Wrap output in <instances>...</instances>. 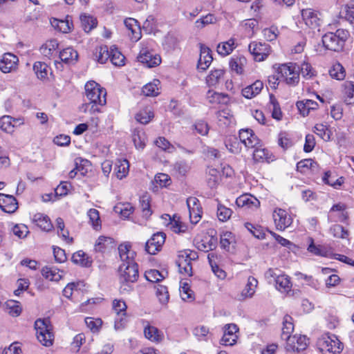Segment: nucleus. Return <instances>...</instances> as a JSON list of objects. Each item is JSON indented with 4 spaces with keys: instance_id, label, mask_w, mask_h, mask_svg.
Instances as JSON below:
<instances>
[{
    "instance_id": "nucleus-1",
    "label": "nucleus",
    "mask_w": 354,
    "mask_h": 354,
    "mask_svg": "<svg viewBox=\"0 0 354 354\" xmlns=\"http://www.w3.org/2000/svg\"><path fill=\"white\" fill-rule=\"evenodd\" d=\"M85 95L92 104L90 112L93 113L100 112L98 106H104L106 103L105 88L94 81H89L85 84Z\"/></svg>"
},
{
    "instance_id": "nucleus-2",
    "label": "nucleus",
    "mask_w": 354,
    "mask_h": 354,
    "mask_svg": "<svg viewBox=\"0 0 354 354\" xmlns=\"http://www.w3.org/2000/svg\"><path fill=\"white\" fill-rule=\"evenodd\" d=\"M348 36V32L344 29H338L335 32H327L322 37L323 46L327 50L339 52L343 49Z\"/></svg>"
},
{
    "instance_id": "nucleus-3",
    "label": "nucleus",
    "mask_w": 354,
    "mask_h": 354,
    "mask_svg": "<svg viewBox=\"0 0 354 354\" xmlns=\"http://www.w3.org/2000/svg\"><path fill=\"white\" fill-rule=\"evenodd\" d=\"M35 328L39 342L45 346H51L54 340V335L52 333L49 318L37 319L35 322Z\"/></svg>"
},
{
    "instance_id": "nucleus-4",
    "label": "nucleus",
    "mask_w": 354,
    "mask_h": 354,
    "mask_svg": "<svg viewBox=\"0 0 354 354\" xmlns=\"http://www.w3.org/2000/svg\"><path fill=\"white\" fill-rule=\"evenodd\" d=\"M317 344L325 354H338L343 349V344L333 334H324L318 339Z\"/></svg>"
},
{
    "instance_id": "nucleus-5",
    "label": "nucleus",
    "mask_w": 354,
    "mask_h": 354,
    "mask_svg": "<svg viewBox=\"0 0 354 354\" xmlns=\"http://www.w3.org/2000/svg\"><path fill=\"white\" fill-rule=\"evenodd\" d=\"M142 47L138 56V60L148 68H153L161 63L160 56L156 53L151 43H142Z\"/></svg>"
},
{
    "instance_id": "nucleus-6",
    "label": "nucleus",
    "mask_w": 354,
    "mask_h": 354,
    "mask_svg": "<svg viewBox=\"0 0 354 354\" xmlns=\"http://www.w3.org/2000/svg\"><path fill=\"white\" fill-rule=\"evenodd\" d=\"M299 67L295 64L290 63L288 64H282L278 68V73L280 75V77L287 84L290 86H295L299 83Z\"/></svg>"
},
{
    "instance_id": "nucleus-7",
    "label": "nucleus",
    "mask_w": 354,
    "mask_h": 354,
    "mask_svg": "<svg viewBox=\"0 0 354 354\" xmlns=\"http://www.w3.org/2000/svg\"><path fill=\"white\" fill-rule=\"evenodd\" d=\"M119 272L120 281L134 283L138 278V266L134 261L122 263Z\"/></svg>"
},
{
    "instance_id": "nucleus-8",
    "label": "nucleus",
    "mask_w": 354,
    "mask_h": 354,
    "mask_svg": "<svg viewBox=\"0 0 354 354\" xmlns=\"http://www.w3.org/2000/svg\"><path fill=\"white\" fill-rule=\"evenodd\" d=\"M249 51L257 62L266 59L270 54V46L265 42L252 41L249 45Z\"/></svg>"
},
{
    "instance_id": "nucleus-9",
    "label": "nucleus",
    "mask_w": 354,
    "mask_h": 354,
    "mask_svg": "<svg viewBox=\"0 0 354 354\" xmlns=\"http://www.w3.org/2000/svg\"><path fill=\"white\" fill-rule=\"evenodd\" d=\"M166 234L164 232L155 233L145 244V250L150 254H156L165 243Z\"/></svg>"
},
{
    "instance_id": "nucleus-10",
    "label": "nucleus",
    "mask_w": 354,
    "mask_h": 354,
    "mask_svg": "<svg viewBox=\"0 0 354 354\" xmlns=\"http://www.w3.org/2000/svg\"><path fill=\"white\" fill-rule=\"evenodd\" d=\"M272 216L276 227L279 230H284L289 227L292 222V219L288 212L281 208L275 209L273 212Z\"/></svg>"
},
{
    "instance_id": "nucleus-11",
    "label": "nucleus",
    "mask_w": 354,
    "mask_h": 354,
    "mask_svg": "<svg viewBox=\"0 0 354 354\" xmlns=\"http://www.w3.org/2000/svg\"><path fill=\"white\" fill-rule=\"evenodd\" d=\"M286 341L288 351L300 352L304 351L308 346V339L305 335H292Z\"/></svg>"
},
{
    "instance_id": "nucleus-12",
    "label": "nucleus",
    "mask_w": 354,
    "mask_h": 354,
    "mask_svg": "<svg viewBox=\"0 0 354 354\" xmlns=\"http://www.w3.org/2000/svg\"><path fill=\"white\" fill-rule=\"evenodd\" d=\"M239 328L236 324H226L224 327V334L221 339V344L225 346H232L236 342V333Z\"/></svg>"
},
{
    "instance_id": "nucleus-13",
    "label": "nucleus",
    "mask_w": 354,
    "mask_h": 354,
    "mask_svg": "<svg viewBox=\"0 0 354 354\" xmlns=\"http://www.w3.org/2000/svg\"><path fill=\"white\" fill-rule=\"evenodd\" d=\"M0 207L5 212L14 213L18 208V203L12 195L0 193Z\"/></svg>"
},
{
    "instance_id": "nucleus-14",
    "label": "nucleus",
    "mask_w": 354,
    "mask_h": 354,
    "mask_svg": "<svg viewBox=\"0 0 354 354\" xmlns=\"http://www.w3.org/2000/svg\"><path fill=\"white\" fill-rule=\"evenodd\" d=\"M18 58L12 53H5L0 61V70L3 73H10L17 68Z\"/></svg>"
},
{
    "instance_id": "nucleus-15",
    "label": "nucleus",
    "mask_w": 354,
    "mask_h": 354,
    "mask_svg": "<svg viewBox=\"0 0 354 354\" xmlns=\"http://www.w3.org/2000/svg\"><path fill=\"white\" fill-rule=\"evenodd\" d=\"M301 17L305 24L310 28L315 29L319 26V19L317 14L313 10L310 8L303 9Z\"/></svg>"
},
{
    "instance_id": "nucleus-16",
    "label": "nucleus",
    "mask_w": 354,
    "mask_h": 354,
    "mask_svg": "<svg viewBox=\"0 0 354 354\" xmlns=\"http://www.w3.org/2000/svg\"><path fill=\"white\" fill-rule=\"evenodd\" d=\"M236 204L240 207L257 209L259 207L260 202L257 198L250 194H243L236 198Z\"/></svg>"
},
{
    "instance_id": "nucleus-17",
    "label": "nucleus",
    "mask_w": 354,
    "mask_h": 354,
    "mask_svg": "<svg viewBox=\"0 0 354 354\" xmlns=\"http://www.w3.org/2000/svg\"><path fill=\"white\" fill-rule=\"evenodd\" d=\"M212 56L210 54V49L208 47L202 46L201 47V54L198 62V68L205 71L212 62Z\"/></svg>"
},
{
    "instance_id": "nucleus-18",
    "label": "nucleus",
    "mask_w": 354,
    "mask_h": 354,
    "mask_svg": "<svg viewBox=\"0 0 354 354\" xmlns=\"http://www.w3.org/2000/svg\"><path fill=\"white\" fill-rule=\"evenodd\" d=\"M263 88V83L260 80L255 81L252 84L242 89V95L245 98L251 99L260 93Z\"/></svg>"
},
{
    "instance_id": "nucleus-19",
    "label": "nucleus",
    "mask_w": 354,
    "mask_h": 354,
    "mask_svg": "<svg viewBox=\"0 0 354 354\" xmlns=\"http://www.w3.org/2000/svg\"><path fill=\"white\" fill-rule=\"evenodd\" d=\"M144 333L146 338L153 342H160L163 339V334L158 328L149 324L145 326Z\"/></svg>"
},
{
    "instance_id": "nucleus-20",
    "label": "nucleus",
    "mask_w": 354,
    "mask_h": 354,
    "mask_svg": "<svg viewBox=\"0 0 354 354\" xmlns=\"http://www.w3.org/2000/svg\"><path fill=\"white\" fill-rule=\"evenodd\" d=\"M186 254H180L178 255L177 265L180 273L185 274L188 276L192 275V261L189 260Z\"/></svg>"
},
{
    "instance_id": "nucleus-21",
    "label": "nucleus",
    "mask_w": 354,
    "mask_h": 354,
    "mask_svg": "<svg viewBox=\"0 0 354 354\" xmlns=\"http://www.w3.org/2000/svg\"><path fill=\"white\" fill-rule=\"evenodd\" d=\"M59 56L62 62L68 64H71L76 62L78 57V53L73 48L68 47L60 51Z\"/></svg>"
},
{
    "instance_id": "nucleus-22",
    "label": "nucleus",
    "mask_w": 354,
    "mask_h": 354,
    "mask_svg": "<svg viewBox=\"0 0 354 354\" xmlns=\"http://www.w3.org/2000/svg\"><path fill=\"white\" fill-rule=\"evenodd\" d=\"M257 285L258 281L253 277H249L246 286L241 292V299L251 298L255 292Z\"/></svg>"
},
{
    "instance_id": "nucleus-23",
    "label": "nucleus",
    "mask_w": 354,
    "mask_h": 354,
    "mask_svg": "<svg viewBox=\"0 0 354 354\" xmlns=\"http://www.w3.org/2000/svg\"><path fill=\"white\" fill-rule=\"evenodd\" d=\"M33 221L36 223L37 225L41 230L46 232L50 231L53 227L48 216L41 213H37L34 215Z\"/></svg>"
},
{
    "instance_id": "nucleus-24",
    "label": "nucleus",
    "mask_w": 354,
    "mask_h": 354,
    "mask_svg": "<svg viewBox=\"0 0 354 354\" xmlns=\"http://www.w3.org/2000/svg\"><path fill=\"white\" fill-rule=\"evenodd\" d=\"M114 246L113 239L109 236H100L95 242V250L99 252H103L106 249Z\"/></svg>"
},
{
    "instance_id": "nucleus-25",
    "label": "nucleus",
    "mask_w": 354,
    "mask_h": 354,
    "mask_svg": "<svg viewBox=\"0 0 354 354\" xmlns=\"http://www.w3.org/2000/svg\"><path fill=\"white\" fill-rule=\"evenodd\" d=\"M63 271L54 267H44L41 270V274L46 279L50 281H58L62 277Z\"/></svg>"
},
{
    "instance_id": "nucleus-26",
    "label": "nucleus",
    "mask_w": 354,
    "mask_h": 354,
    "mask_svg": "<svg viewBox=\"0 0 354 354\" xmlns=\"http://www.w3.org/2000/svg\"><path fill=\"white\" fill-rule=\"evenodd\" d=\"M297 107L299 113L303 115H308L310 110H315L318 107L317 102L311 100H306L305 101H299L297 102Z\"/></svg>"
},
{
    "instance_id": "nucleus-27",
    "label": "nucleus",
    "mask_w": 354,
    "mask_h": 354,
    "mask_svg": "<svg viewBox=\"0 0 354 354\" xmlns=\"http://www.w3.org/2000/svg\"><path fill=\"white\" fill-rule=\"evenodd\" d=\"M131 245L128 243L120 244L118 247L120 257L122 263L134 261V252L130 250Z\"/></svg>"
},
{
    "instance_id": "nucleus-28",
    "label": "nucleus",
    "mask_w": 354,
    "mask_h": 354,
    "mask_svg": "<svg viewBox=\"0 0 354 354\" xmlns=\"http://www.w3.org/2000/svg\"><path fill=\"white\" fill-rule=\"evenodd\" d=\"M294 330V324L292 317L290 315H285L283 320V327L281 338L284 340H287L288 338L290 337L291 333Z\"/></svg>"
},
{
    "instance_id": "nucleus-29",
    "label": "nucleus",
    "mask_w": 354,
    "mask_h": 354,
    "mask_svg": "<svg viewBox=\"0 0 354 354\" xmlns=\"http://www.w3.org/2000/svg\"><path fill=\"white\" fill-rule=\"evenodd\" d=\"M160 83V82L158 80H154L152 82L145 84L142 89L143 95L147 97H154L159 95Z\"/></svg>"
},
{
    "instance_id": "nucleus-30",
    "label": "nucleus",
    "mask_w": 354,
    "mask_h": 354,
    "mask_svg": "<svg viewBox=\"0 0 354 354\" xmlns=\"http://www.w3.org/2000/svg\"><path fill=\"white\" fill-rule=\"evenodd\" d=\"M344 101L347 104L354 103V82L346 81L343 85Z\"/></svg>"
},
{
    "instance_id": "nucleus-31",
    "label": "nucleus",
    "mask_w": 354,
    "mask_h": 354,
    "mask_svg": "<svg viewBox=\"0 0 354 354\" xmlns=\"http://www.w3.org/2000/svg\"><path fill=\"white\" fill-rule=\"evenodd\" d=\"M129 164L127 160H118L115 163V172L118 179L126 177L129 173Z\"/></svg>"
},
{
    "instance_id": "nucleus-32",
    "label": "nucleus",
    "mask_w": 354,
    "mask_h": 354,
    "mask_svg": "<svg viewBox=\"0 0 354 354\" xmlns=\"http://www.w3.org/2000/svg\"><path fill=\"white\" fill-rule=\"evenodd\" d=\"M72 261L83 267H89L92 263V261L88 255L82 250L74 253L72 256Z\"/></svg>"
},
{
    "instance_id": "nucleus-33",
    "label": "nucleus",
    "mask_w": 354,
    "mask_h": 354,
    "mask_svg": "<svg viewBox=\"0 0 354 354\" xmlns=\"http://www.w3.org/2000/svg\"><path fill=\"white\" fill-rule=\"evenodd\" d=\"M18 119L12 118L10 115H3L0 118V129L8 133H12L14 131L15 124Z\"/></svg>"
},
{
    "instance_id": "nucleus-34",
    "label": "nucleus",
    "mask_w": 354,
    "mask_h": 354,
    "mask_svg": "<svg viewBox=\"0 0 354 354\" xmlns=\"http://www.w3.org/2000/svg\"><path fill=\"white\" fill-rule=\"evenodd\" d=\"M274 282L277 289L281 292H288L292 287L290 278L286 274H280Z\"/></svg>"
},
{
    "instance_id": "nucleus-35",
    "label": "nucleus",
    "mask_w": 354,
    "mask_h": 354,
    "mask_svg": "<svg viewBox=\"0 0 354 354\" xmlns=\"http://www.w3.org/2000/svg\"><path fill=\"white\" fill-rule=\"evenodd\" d=\"M59 44L56 39H51L46 41L40 48L41 54L46 57H51L56 52Z\"/></svg>"
},
{
    "instance_id": "nucleus-36",
    "label": "nucleus",
    "mask_w": 354,
    "mask_h": 354,
    "mask_svg": "<svg viewBox=\"0 0 354 354\" xmlns=\"http://www.w3.org/2000/svg\"><path fill=\"white\" fill-rule=\"evenodd\" d=\"M221 172L214 168H208L207 171V183L210 188L216 187L220 180Z\"/></svg>"
},
{
    "instance_id": "nucleus-37",
    "label": "nucleus",
    "mask_w": 354,
    "mask_h": 354,
    "mask_svg": "<svg viewBox=\"0 0 354 354\" xmlns=\"http://www.w3.org/2000/svg\"><path fill=\"white\" fill-rule=\"evenodd\" d=\"M171 180L169 176L166 174H158L155 176L154 180L152 181L153 185V190L158 191V188L167 187Z\"/></svg>"
},
{
    "instance_id": "nucleus-38",
    "label": "nucleus",
    "mask_w": 354,
    "mask_h": 354,
    "mask_svg": "<svg viewBox=\"0 0 354 354\" xmlns=\"http://www.w3.org/2000/svg\"><path fill=\"white\" fill-rule=\"evenodd\" d=\"M179 42L180 39L176 35L173 33H168L165 37L163 46L167 51L174 50L178 48Z\"/></svg>"
},
{
    "instance_id": "nucleus-39",
    "label": "nucleus",
    "mask_w": 354,
    "mask_h": 354,
    "mask_svg": "<svg viewBox=\"0 0 354 354\" xmlns=\"http://www.w3.org/2000/svg\"><path fill=\"white\" fill-rule=\"evenodd\" d=\"M153 117L154 114L153 111L150 109L146 108L136 113L135 118L138 122L147 124L153 118Z\"/></svg>"
},
{
    "instance_id": "nucleus-40",
    "label": "nucleus",
    "mask_w": 354,
    "mask_h": 354,
    "mask_svg": "<svg viewBox=\"0 0 354 354\" xmlns=\"http://www.w3.org/2000/svg\"><path fill=\"white\" fill-rule=\"evenodd\" d=\"M80 21L82 26L86 32H89L97 25L96 19L86 14L80 15Z\"/></svg>"
},
{
    "instance_id": "nucleus-41",
    "label": "nucleus",
    "mask_w": 354,
    "mask_h": 354,
    "mask_svg": "<svg viewBox=\"0 0 354 354\" xmlns=\"http://www.w3.org/2000/svg\"><path fill=\"white\" fill-rule=\"evenodd\" d=\"M162 217L164 218V216ZM167 218L169 221V225L174 232L180 233L185 232L187 230V226L179 221V218L176 220L175 216L171 218L169 214H165V218L167 219Z\"/></svg>"
},
{
    "instance_id": "nucleus-42",
    "label": "nucleus",
    "mask_w": 354,
    "mask_h": 354,
    "mask_svg": "<svg viewBox=\"0 0 354 354\" xmlns=\"http://www.w3.org/2000/svg\"><path fill=\"white\" fill-rule=\"evenodd\" d=\"M253 158L257 162L268 161L270 159L269 152L267 149L262 147L261 144L254 148Z\"/></svg>"
},
{
    "instance_id": "nucleus-43",
    "label": "nucleus",
    "mask_w": 354,
    "mask_h": 354,
    "mask_svg": "<svg viewBox=\"0 0 354 354\" xmlns=\"http://www.w3.org/2000/svg\"><path fill=\"white\" fill-rule=\"evenodd\" d=\"M329 74L332 78L337 80H343L346 77L345 69L339 63H336L331 67Z\"/></svg>"
},
{
    "instance_id": "nucleus-44",
    "label": "nucleus",
    "mask_w": 354,
    "mask_h": 354,
    "mask_svg": "<svg viewBox=\"0 0 354 354\" xmlns=\"http://www.w3.org/2000/svg\"><path fill=\"white\" fill-rule=\"evenodd\" d=\"M234 48V40L233 39H230L225 42L219 44L217 46V52L223 56H226L230 54Z\"/></svg>"
},
{
    "instance_id": "nucleus-45",
    "label": "nucleus",
    "mask_w": 354,
    "mask_h": 354,
    "mask_svg": "<svg viewBox=\"0 0 354 354\" xmlns=\"http://www.w3.org/2000/svg\"><path fill=\"white\" fill-rule=\"evenodd\" d=\"M33 70L39 79L44 80L47 77L48 66L46 63L36 62L33 65Z\"/></svg>"
},
{
    "instance_id": "nucleus-46",
    "label": "nucleus",
    "mask_w": 354,
    "mask_h": 354,
    "mask_svg": "<svg viewBox=\"0 0 354 354\" xmlns=\"http://www.w3.org/2000/svg\"><path fill=\"white\" fill-rule=\"evenodd\" d=\"M207 98L211 104L226 103L228 100L227 95L216 93L212 91H208Z\"/></svg>"
},
{
    "instance_id": "nucleus-47",
    "label": "nucleus",
    "mask_w": 354,
    "mask_h": 354,
    "mask_svg": "<svg viewBox=\"0 0 354 354\" xmlns=\"http://www.w3.org/2000/svg\"><path fill=\"white\" fill-rule=\"evenodd\" d=\"M51 24L55 29L63 33H67L71 30L72 23H70L68 20L53 19L51 21Z\"/></svg>"
},
{
    "instance_id": "nucleus-48",
    "label": "nucleus",
    "mask_w": 354,
    "mask_h": 354,
    "mask_svg": "<svg viewBox=\"0 0 354 354\" xmlns=\"http://www.w3.org/2000/svg\"><path fill=\"white\" fill-rule=\"evenodd\" d=\"M109 58L115 66H121L124 65L125 57L116 48H111Z\"/></svg>"
},
{
    "instance_id": "nucleus-49",
    "label": "nucleus",
    "mask_w": 354,
    "mask_h": 354,
    "mask_svg": "<svg viewBox=\"0 0 354 354\" xmlns=\"http://www.w3.org/2000/svg\"><path fill=\"white\" fill-rule=\"evenodd\" d=\"M331 175L332 174L330 171H326L322 178V180L325 184L330 185L335 189H338L344 183V178L339 177L335 180H333Z\"/></svg>"
},
{
    "instance_id": "nucleus-50",
    "label": "nucleus",
    "mask_w": 354,
    "mask_h": 354,
    "mask_svg": "<svg viewBox=\"0 0 354 354\" xmlns=\"http://www.w3.org/2000/svg\"><path fill=\"white\" fill-rule=\"evenodd\" d=\"M180 293L182 299L185 301L192 302L195 299L194 293L187 283H183L180 286Z\"/></svg>"
},
{
    "instance_id": "nucleus-51",
    "label": "nucleus",
    "mask_w": 354,
    "mask_h": 354,
    "mask_svg": "<svg viewBox=\"0 0 354 354\" xmlns=\"http://www.w3.org/2000/svg\"><path fill=\"white\" fill-rule=\"evenodd\" d=\"M313 132L324 141H328L330 139V131L323 124H317L314 127Z\"/></svg>"
},
{
    "instance_id": "nucleus-52",
    "label": "nucleus",
    "mask_w": 354,
    "mask_h": 354,
    "mask_svg": "<svg viewBox=\"0 0 354 354\" xmlns=\"http://www.w3.org/2000/svg\"><path fill=\"white\" fill-rule=\"evenodd\" d=\"M224 71L223 69H215L212 71L210 74L207 77L206 81L209 86H214L219 82L220 79L223 77Z\"/></svg>"
},
{
    "instance_id": "nucleus-53",
    "label": "nucleus",
    "mask_w": 354,
    "mask_h": 354,
    "mask_svg": "<svg viewBox=\"0 0 354 354\" xmlns=\"http://www.w3.org/2000/svg\"><path fill=\"white\" fill-rule=\"evenodd\" d=\"M232 210L223 205L218 204L217 216L219 221L222 222L227 221L231 217Z\"/></svg>"
},
{
    "instance_id": "nucleus-54",
    "label": "nucleus",
    "mask_w": 354,
    "mask_h": 354,
    "mask_svg": "<svg viewBox=\"0 0 354 354\" xmlns=\"http://www.w3.org/2000/svg\"><path fill=\"white\" fill-rule=\"evenodd\" d=\"M95 55L98 62L104 64L110 57V51L106 46H100L96 48Z\"/></svg>"
},
{
    "instance_id": "nucleus-55",
    "label": "nucleus",
    "mask_w": 354,
    "mask_h": 354,
    "mask_svg": "<svg viewBox=\"0 0 354 354\" xmlns=\"http://www.w3.org/2000/svg\"><path fill=\"white\" fill-rule=\"evenodd\" d=\"M8 313L12 317H18L21 313V307L19 302L15 300H9L6 302Z\"/></svg>"
},
{
    "instance_id": "nucleus-56",
    "label": "nucleus",
    "mask_w": 354,
    "mask_h": 354,
    "mask_svg": "<svg viewBox=\"0 0 354 354\" xmlns=\"http://www.w3.org/2000/svg\"><path fill=\"white\" fill-rule=\"evenodd\" d=\"M88 216L90 219V223L94 229L98 230L101 227V220L99 212L95 209H90L88 211Z\"/></svg>"
},
{
    "instance_id": "nucleus-57",
    "label": "nucleus",
    "mask_w": 354,
    "mask_h": 354,
    "mask_svg": "<svg viewBox=\"0 0 354 354\" xmlns=\"http://www.w3.org/2000/svg\"><path fill=\"white\" fill-rule=\"evenodd\" d=\"M142 28L147 34L154 32L157 29L156 21L153 16L147 17L142 25Z\"/></svg>"
},
{
    "instance_id": "nucleus-58",
    "label": "nucleus",
    "mask_w": 354,
    "mask_h": 354,
    "mask_svg": "<svg viewBox=\"0 0 354 354\" xmlns=\"http://www.w3.org/2000/svg\"><path fill=\"white\" fill-rule=\"evenodd\" d=\"M156 295L158 297L160 302L162 304H167L169 298L167 288L165 286L158 285L156 286Z\"/></svg>"
},
{
    "instance_id": "nucleus-59",
    "label": "nucleus",
    "mask_w": 354,
    "mask_h": 354,
    "mask_svg": "<svg viewBox=\"0 0 354 354\" xmlns=\"http://www.w3.org/2000/svg\"><path fill=\"white\" fill-rule=\"evenodd\" d=\"M279 34V29L277 26H271L263 30V37L269 41H274Z\"/></svg>"
},
{
    "instance_id": "nucleus-60",
    "label": "nucleus",
    "mask_w": 354,
    "mask_h": 354,
    "mask_svg": "<svg viewBox=\"0 0 354 354\" xmlns=\"http://www.w3.org/2000/svg\"><path fill=\"white\" fill-rule=\"evenodd\" d=\"M330 232L333 236L340 239H345L348 235V231L338 224L333 225L330 229Z\"/></svg>"
},
{
    "instance_id": "nucleus-61",
    "label": "nucleus",
    "mask_w": 354,
    "mask_h": 354,
    "mask_svg": "<svg viewBox=\"0 0 354 354\" xmlns=\"http://www.w3.org/2000/svg\"><path fill=\"white\" fill-rule=\"evenodd\" d=\"M217 118L219 122H223L225 124H230L233 120V115L227 109L221 110L217 112Z\"/></svg>"
},
{
    "instance_id": "nucleus-62",
    "label": "nucleus",
    "mask_w": 354,
    "mask_h": 354,
    "mask_svg": "<svg viewBox=\"0 0 354 354\" xmlns=\"http://www.w3.org/2000/svg\"><path fill=\"white\" fill-rule=\"evenodd\" d=\"M145 277L149 281L159 282L164 279V276L157 270H150L145 272Z\"/></svg>"
},
{
    "instance_id": "nucleus-63",
    "label": "nucleus",
    "mask_w": 354,
    "mask_h": 354,
    "mask_svg": "<svg viewBox=\"0 0 354 354\" xmlns=\"http://www.w3.org/2000/svg\"><path fill=\"white\" fill-rule=\"evenodd\" d=\"M85 323L87 327L93 333L97 332L102 326V321L100 319L86 317Z\"/></svg>"
},
{
    "instance_id": "nucleus-64",
    "label": "nucleus",
    "mask_w": 354,
    "mask_h": 354,
    "mask_svg": "<svg viewBox=\"0 0 354 354\" xmlns=\"http://www.w3.org/2000/svg\"><path fill=\"white\" fill-rule=\"evenodd\" d=\"M245 227L254 237L259 239L265 238V233L260 227L254 226L250 223H245Z\"/></svg>"
}]
</instances>
